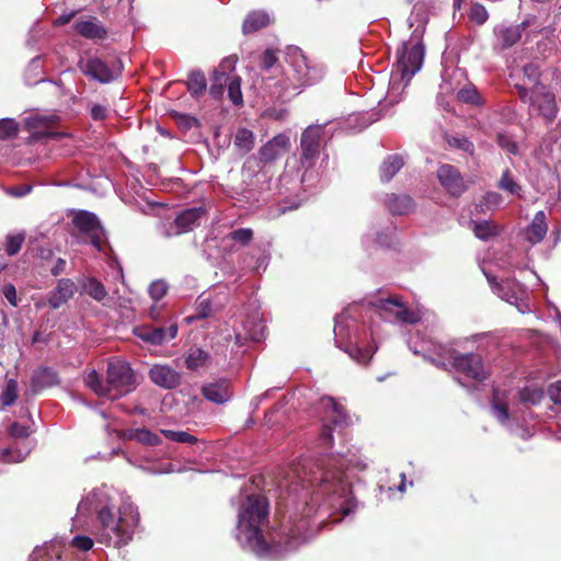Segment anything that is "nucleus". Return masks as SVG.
<instances>
[{
	"label": "nucleus",
	"instance_id": "4",
	"mask_svg": "<svg viewBox=\"0 0 561 561\" xmlns=\"http://www.w3.org/2000/svg\"><path fill=\"white\" fill-rule=\"evenodd\" d=\"M96 517L99 522L98 540L115 548L126 546L133 539L139 520L138 514L131 510L129 512L119 511V516L116 518L107 506L101 507Z\"/></svg>",
	"mask_w": 561,
	"mask_h": 561
},
{
	"label": "nucleus",
	"instance_id": "19",
	"mask_svg": "<svg viewBox=\"0 0 561 561\" xmlns=\"http://www.w3.org/2000/svg\"><path fill=\"white\" fill-rule=\"evenodd\" d=\"M56 122L55 116H36L27 121V128L32 134V138L41 140L44 138L59 139L64 136L62 133L47 130V128Z\"/></svg>",
	"mask_w": 561,
	"mask_h": 561
},
{
	"label": "nucleus",
	"instance_id": "38",
	"mask_svg": "<svg viewBox=\"0 0 561 561\" xmlns=\"http://www.w3.org/2000/svg\"><path fill=\"white\" fill-rule=\"evenodd\" d=\"M497 187L511 194H519L520 186L514 181L512 171L510 169H505L502 173V176L497 183Z\"/></svg>",
	"mask_w": 561,
	"mask_h": 561
},
{
	"label": "nucleus",
	"instance_id": "58",
	"mask_svg": "<svg viewBox=\"0 0 561 561\" xmlns=\"http://www.w3.org/2000/svg\"><path fill=\"white\" fill-rule=\"evenodd\" d=\"M107 107L102 104H93L91 107L90 115L94 121H104L107 118Z\"/></svg>",
	"mask_w": 561,
	"mask_h": 561
},
{
	"label": "nucleus",
	"instance_id": "53",
	"mask_svg": "<svg viewBox=\"0 0 561 561\" xmlns=\"http://www.w3.org/2000/svg\"><path fill=\"white\" fill-rule=\"evenodd\" d=\"M93 545V540L88 536H76L71 540V546L82 552L91 550Z\"/></svg>",
	"mask_w": 561,
	"mask_h": 561
},
{
	"label": "nucleus",
	"instance_id": "44",
	"mask_svg": "<svg viewBox=\"0 0 561 561\" xmlns=\"http://www.w3.org/2000/svg\"><path fill=\"white\" fill-rule=\"evenodd\" d=\"M468 16L471 22L482 25L488 21L489 13L483 4L476 2L472 3Z\"/></svg>",
	"mask_w": 561,
	"mask_h": 561
},
{
	"label": "nucleus",
	"instance_id": "40",
	"mask_svg": "<svg viewBox=\"0 0 561 561\" xmlns=\"http://www.w3.org/2000/svg\"><path fill=\"white\" fill-rule=\"evenodd\" d=\"M161 434L169 440L176 443H185L191 445L197 443V438L194 435H191L184 431L161 430Z\"/></svg>",
	"mask_w": 561,
	"mask_h": 561
},
{
	"label": "nucleus",
	"instance_id": "32",
	"mask_svg": "<svg viewBox=\"0 0 561 561\" xmlns=\"http://www.w3.org/2000/svg\"><path fill=\"white\" fill-rule=\"evenodd\" d=\"M518 397L524 405H537L543 399V391L538 387H524L519 390Z\"/></svg>",
	"mask_w": 561,
	"mask_h": 561
},
{
	"label": "nucleus",
	"instance_id": "54",
	"mask_svg": "<svg viewBox=\"0 0 561 561\" xmlns=\"http://www.w3.org/2000/svg\"><path fill=\"white\" fill-rule=\"evenodd\" d=\"M494 416L501 424H505L510 419L508 403L501 402L497 405L492 407Z\"/></svg>",
	"mask_w": 561,
	"mask_h": 561
},
{
	"label": "nucleus",
	"instance_id": "59",
	"mask_svg": "<svg viewBox=\"0 0 561 561\" xmlns=\"http://www.w3.org/2000/svg\"><path fill=\"white\" fill-rule=\"evenodd\" d=\"M2 294L12 306H18L16 289L12 284H7L2 288Z\"/></svg>",
	"mask_w": 561,
	"mask_h": 561
},
{
	"label": "nucleus",
	"instance_id": "49",
	"mask_svg": "<svg viewBox=\"0 0 561 561\" xmlns=\"http://www.w3.org/2000/svg\"><path fill=\"white\" fill-rule=\"evenodd\" d=\"M345 351L353 359L359 364H367L373 356L369 350L360 348L357 346H350Z\"/></svg>",
	"mask_w": 561,
	"mask_h": 561
},
{
	"label": "nucleus",
	"instance_id": "47",
	"mask_svg": "<svg viewBox=\"0 0 561 561\" xmlns=\"http://www.w3.org/2000/svg\"><path fill=\"white\" fill-rule=\"evenodd\" d=\"M523 73L529 80V82L534 83L536 87L540 84L541 70L540 66L536 62H528L523 66Z\"/></svg>",
	"mask_w": 561,
	"mask_h": 561
},
{
	"label": "nucleus",
	"instance_id": "12",
	"mask_svg": "<svg viewBox=\"0 0 561 561\" xmlns=\"http://www.w3.org/2000/svg\"><path fill=\"white\" fill-rule=\"evenodd\" d=\"M290 138L286 134H277L259 149L260 162L267 164L276 161L290 150Z\"/></svg>",
	"mask_w": 561,
	"mask_h": 561
},
{
	"label": "nucleus",
	"instance_id": "28",
	"mask_svg": "<svg viewBox=\"0 0 561 561\" xmlns=\"http://www.w3.org/2000/svg\"><path fill=\"white\" fill-rule=\"evenodd\" d=\"M185 85L192 98H201L207 90V80L205 73L199 69L192 70L188 73Z\"/></svg>",
	"mask_w": 561,
	"mask_h": 561
},
{
	"label": "nucleus",
	"instance_id": "24",
	"mask_svg": "<svg viewBox=\"0 0 561 561\" xmlns=\"http://www.w3.org/2000/svg\"><path fill=\"white\" fill-rule=\"evenodd\" d=\"M271 24V18L265 11L249 12L242 23V33L249 35L255 33Z\"/></svg>",
	"mask_w": 561,
	"mask_h": 561
},
{
	"label": "nucleus",
	"instance_id": "62",
	"mask_svg": "<svg viewBox=\"0 0 561 561\" xmlns=\"http://www.w3.org/2000/svg\"><path fill=\"white\" fill-rule=\"evenodd\" d=\"M1 458L5 462H19L22 460L21 455H13V451L11 448H4L1 451Z\"/></svg>",
	"mask_w": 561,
	"mask_h": 561
},
{
	"label": "nucleus",
	"instance_id": "31",
	"mask_svg": "<svg viewBox=\"0 0 561 561\" xmlns=\"http://www.w3.org/2000/svg\"><path fill=\"white\" fill-rule=\"evenodd\" d=\"M230 78L227 77L225 71H219L215 69L211 77V84L209 87V94L211 98L219 100L221 99L225 87L228 84Z\"/></svg>",
	"mask_w": 561,
	"mask_h": 561
},
{
	"label": "nucleus",
	"instance_id": "36",
	"mask_svg": "<svg viewBox=\"0 0 561 561\" xmlns=\"http://www.w3.org/2000/svg\"><path fill=\"white\" fill-rule=\"evenodd\" d=\"M473 233L480 240H488L497 234L496 227L490 221H473Z\"/></svg>",
	"mask_w": 561,
	"mask_h": 561
},
{
	"label": "nucleus",
	"instance_id": "11",
	"mask_svg": "<svg viewBox=\"0 0 561 561\" xmlns=\"http://www.w3.org/2000/svg\"><path fill=\"white\" fill-rule=\"evenodd\" d=\"M530 105L534 106L539 116H541L546 124H551L558 115V106L556 95L541 85L533 91L530 98Z\"/></svg>",
	"mask_w": 561,
	"mask_h": 561
},
{
	"label": "nucleus",
	"instance_id": "37",
	"mask_svg": "<svg viewBox=\"0 0 561 561\" xmlns=\"http://www.w3.org/2000/svg\"><path fill=\"white\" fill-rule=\"evenodd\" d=\"M20 125L13 118L0 119V139L8 140L15 138L19 134Z\"/></svg>",
	"mask_w": 561,
	"mask_h": 561
},
{
	"label": "nucleus",
	"instance_id": "34",
	"mask_svg": "<svg viewBox=\"0 0 561 561\" xmlns=\"http://www.w3.org/2000/svg\"><path fill=\"white\" fill-rule=\"evenodd\" d=\"M457 98L459 101L471 104V105H481L483 104L482 96L478 92V90L472 85H467L461 88L458 93Z\"/></svg>",
	"mask_w": 561,
	"mask_h": 561
},
{
	"label": "nucleus",
	"instance_id": "17",
	"mask_svg": "<svg viewBox=\"0 0 561 561\" xmlns=\"http://www.w3.org/2000/svg\"><path fill=\"white\" fill-rule=\"evenodd\" d=\"M77 289V284L72 279H58L56 287L48 294V306L54 310L59 309L75 296Z\"/></svg>",
	"mask_w": 561,
	"mask_h": 561
},
{
	"label": "nucleus",
	"instance_id": "25",
	"mask_svg": "<svg viewBox=\"0 0 561 561\" xmlns=\"http://www.w3.org/2000/svg\"><path fill=\"white\" fill-rule=\"evenodd\" d=\"M392 307H398L399 310L396 312V319L404 322L414 324L419 321V317L408 308H405L397 298H388L379 301V308L385 311H392Z\"/></svg>",
	"mask_w": 561,
	"mask_h": 561
},
{
	"label": "nucleus",
	"instance_id": "35",
	"mask_svg": "<svg viewBox=\"0 0 561 561\" xmlns=\"http://www.w3.org/2000/svg\"><path fill=\"white\" fill-rule=\"evenodd\" d=\"M228 98L230 101L240 106L243 104V95L241 91V78L239 76H233L228 81Z\"/></svg>",
	"mask_w": 561,
	"mask_h": 561
},
{
	"label": "nucleus",
	"instance_id": "39",
	"mask_svg": "<svg viewBox=\"0 0 561 561\" xmlns=\"http://www.w3.org/2000/svg\"><path fill=\"white\" fill-rule=\"evenodd\" d=\"M448 145L470 156L474 154V145L465 136H449L446 138Z\"/></svg>",
	"mask_w": 561,
	"mask_h": 561
},
{
	"label": "nucleus",
	"instance_id": "42",
	"mask_svg": "<svg viewBox=\"0 0 561 561\" xmlns=\"http://www.w3.org/2000/svg\"><path fill=\"white\" fill-rule=\"evenodd\" d=\"M133 437L147 446H157L161 443V439L158 434L152 433L151 431L147 428H138L135 431Z\"/></svg>",
	"mask_w": 561,
	"mask_h": 561
},
{
	"label": "nucleus",
	"instance_id": "29",
	"mask_svg": "<svg viewBox=\"0 0 561 561\" xmlns=\"http://www.w3.org/2000/svg\"><path fill=\"white\" fill-rule=\"evenodd\" d=\"M404 161L400 154L388 156L380 167V179L389 182L403 167Z\"/></svg>",
	"mask_w": 561,
	"mask_h": 561
},
{
	"label": "nucleus",
	"instance_id": "6",
	"mask_svg": "<svg viewBox=\"0 0 561 561\" xmlns=\"http://www.w3.org/2000/svg\"><path fill=\"white\" fill-rule=\"evenodd\" d=\"M320 402L324 409L325 422L322 424L319 440L324 448H332L333 432L344 428L347 423V414L344 408L332 397H322Z\"/></svg>",
	"mask_w": 561,
	"mask_h": 561
},
{
	"label": "nucleus",
	"instance_id": "50",
	"mask_svg": "<svg viewBox=\"0 0 561 561\" xmlns=\"http://www.w3.org/2000/svg\"><path fill=\"white\" fill-rule=\"evenodd\" d=\"M156 335L158 339H161V344L174 339L178 334V324L171 323L169 327H156L154 328Z\"/></svg>",
	"mask_w": 561,
	"mask_h": 561
},
{
	"label": "nucleus",
	"instance_id": "51",
	"mask_svg": "<svg viewBox=\"0 0 561 561\" xmlns=\"http://www.w3.org/2000/svg\"><path fill=\"white\" fill-rule=\"evenodd\" d=\"M168 291V286L163 280H156L149 287V294L154 301L162 299Z\"/></svg>",
	"mask_w": 561,
	"mask_h": 561
},
{
	"label": "nucleus",
	"instance_id": "22",
	"mask_svg": "<svg viewBox=\"0 0 561 561\" xmlns=\"http://www.w3.org/2000/svg\"><path fill=\"white\" fill-rule=\"evenodd\" d=\"M202 392L207 400L217 404L228 401L232 396L230 383L226 379L204 386Z\"/></svg>",
	"mask_w": 561,
	"mask_h": 561
},
{
	"label": "nucleus",
	"instance_id": "26",
	"mask_svg": "<svg viewBox=\"0 0 561 561\" xmlns=\"http://www.w3.org/2000/svg\"><path fill=\"white\" fill-rule=\"evenodd\" d=\"M547 230L545 213L542 210L537 211L526 230V239L533 244L539 243L545 238Z\"/></svg>",
	"mask_w": 561,
	"mask_h": 561
},
{
	"label": "nucleus",
	"instance_id": "56",
	"mask_svg": "<svg viewBox=\"0 0 561 561\" xmlns=\"http://www.w3.org/2000/svg\"><path fill=\"white\" fill-rule=\"evenodd\" d=\"M502 202V196L496 192H488L484 196L479 207L485 206L488 209L492 207H497Z\"/></svg>",
	"mask_w": 561,
	"mask_h": 561
},
{
	"label": "nucleus",
	"instance_id": "48",
	"mask_svg": "<svg viewBox=\"0 0 561 561\" xmlns=\"http://www.w3.org/2000/svg\"><path fill=\"white\" fill-rule=\"evenodd\" d=\"M278 61L277 51L272 48L265 49L260 57V68L268 71Z\"/></svg>",
	"mask_w": 561,
	"mask_h": 561
},
{
	"label": "nucleus",
	"instance_id": "5",
	"mask_svg": "<svg viewBox=\"0 0 561 561\" xmlns=\"http://www.w3.org/2000/svg\"><path fill=\"white\" fill-rule=\"evenodd\" d=\"M440 356L449 359L451 367L465 377L483 382L489 378V373L484 367L483 358L478 353L461 354L455 348H444Z\"/></svg>",
	"mask_w": 561,
	"mask_h": 561
},
{
	"label": "nucleus",
	"instance_id": "64",
	"mask_svg": "<svg viewBox=\"0 0 561 561\" xmlns=\"http://www.w3.org/2000/svg\"><path fill=\"white\" fill-rule=\"evenodd\" d=\"M66 261L61 257H58L55 265L50 268V274L53 276H58L65 272Z\"/></svg>",
	"mask_w": 561,
	"mask_h": 561
},
{
	"label": "nucleus",
	"instance_id": "8",
	"mask_svg": "<svg viewBox=\"0 0 561 561\" xmlns=\"http://www.w3.org/2000/svg\"><path fill=\"white\" fill-rule=\"evenodd\" d=\"M72 225L80 234L89 238L84 243L89 242L96 251H102L105 230L95 214L83 209L75 210Z\"/></svg>",
	"mask_w": 561,
	"mask_h": 561
},
{
	"label": "nucleus",
	"instance_id": "63",
	"mask_svg": "<svg viewBox=\"0 0 561 561\" xmlns=\"http://www.w3.org/2000/svg\"><path fill=\"white\" fill-rule=\"evenodd\" d=\"M179 123L186 129H190V128L198 125V121L195 117L190 116V115H181Z\"/></svg>",
	"mask_w": 561,
	"mask_h": 561
},
{
	"label": "nucleus",
	"instance_id": "16",
	"mask_svg": "<svg viewBox=\"0 0 561 561\" xmlns=\"http://www.w3.org/2000/svg\"><path fill=\"white\" fill-rule=\"evenodd\" d=\"M150 380L164 389H174L181 385L182 376L168 365H153L149 370Z\"/></svg>",
	"mask_w": 561,
	"mask_h": 561
},
{
	"label": "nucleus",
	"instance_id": "61",
	"mask_svg": "<svg viewBox=\"0 0 561 561\" xmlns=\"http://www.w3.org/2000/svg\"><path fill=\"white\" fill-rule=\"evenodd\" d=\"M32 191V186L28 184H21L13 186L9 190V193L14 197H23Z\"/></svg>",
	"mask_w": 561,
	"mask_h": 561
},
{
	"label": "nucleus",
	"instance_id": "14",
	"mask_svg": "<svg viewBox=\"0 0 561 561\" xmlns=\"http://www.w3.org/2000/svg\"><path fill=\"white\" fill-rule=\"evenodd\" d=\"M78 68L84 76L99 81L100 83H110L115 79L113 71L106 62L99 57L80 60L78 62Z\"/></svg>",
	"mask_w": 561,
	"mask_h": 561
},
{
	"label": "nucleus",
	"instance_id": "30",
	"mask_svg": "<svg viewBox=\"0 0 561 561\" xmlns=\"http://www.w3.org/2000/svg\"><path fill=\"white\" fill-rule=\"evenodd\" d=\"M233 144L239 151L248 153L254 147V134L248 128H239L236 133Z\"/></svg>",
	"mask_w": 561,
	"mask_h": 561
},
{
	"label": "nucleus",
	"instance_id": "1",
	"mask_svg": "<svg viewBox=\"0 0 561 561\" xmlns=\"http://www.w3.org/2000/svg\"><path fill=\"white\" fill-rule=\"evenodd\" d=\"M302 465L304 477L300 478L302 488H312L317 495H327L330 500H337L336 506L343 516L353 511V500L351 499V484L345 480V474L340 468L317 467L313 470Z\"/></svg>",
	"mask_w": 561,
	"mask_h": 561
},
{
	"label": "nucleus",
	"instance_id": "46",
	"mask_svg": "<svg viewBox=\"0 0 561 561\" xmlns=\"http://www.w3.org/2000/svg\"><path fill=\"white\" fill-rule=\"evenodd\" d=\"M496 144L508 153L518 154V144L507 134L499 133L496 135Z\"/></svg>",
	"mask_w": 561,
	"mask_h": 561
},
{
	"label": "nucleus",
	"instance_id": "52",
	"mask_svg": "<svg viewBox=\"0 0 561 561\" xmlns=\"http://www.w3.org/2000/svg\"><path fill=\"white\" fill-rule=\"evenodd\" d=\"M154 328L146 327L138 329V336L150 344L161 345V339H158L156 335Z\"/></svg>",
	"mask_w": 561,
	"mask_h": 561
},
{
	"label": "nucleus",
	"instance_id": "18",
	"mask_svg": "<svg viewBox=\"0 0 561 561\" xmlns=\"http://www.w3.org/2000/svg\"><path fill=\"white\" fill-rule=\"evenodd\" d=\"M530 25L529 20H525L519 24L510 26H500L495 30V36L502 50L511 48L517 44L523 32Z\"/></svg>",
	"mask_w": 561,
	"mask_h": 561
},
{
	"label": "nucleus",
	"instance_id": "23",
	"mask_svg": "<svg viewBox=\"0 0 561 561\" xmlns=\"http://www.w3.org/2000/svg\"><path fill=\"white\" fill-rule=\"evenodd\" d=\"M385 205L392 215H408L414 208V202L411 196L407 194H387L385 198Z\"/></svg>",
	"mask_w": 561,
	"mask_h": 561
},
{
	"label": "nucleus",
	"instance_id": "57",
	"mask_svg": "<svg viewBox=\"0 0 561 561\" xmlns=\"http://www.w3.org/2000/svg\"><path fill=\"white\" fill-rule=\"evenodd\" d=\"M550 400L558 405H561V380L551 383L547 390Z\"/></svg>",
	"mask_w": 561,
	"mask_h": 561
},
{
	"label": "nucleus",
	"instance_id": "27",
	"mask_svg": "<svg viewBox=\"0 0 561 561\" xmlns=\"http://www.w3.org/2000/svg\"><path fill=\"white\" fill-rule=\"evenodd\" d=\"M82 291L98 302L105 305L104 300L108 296L105 286L94 276H88L80 279Z\"/></svg>",
	"mask_w": 561,
	"mask_h": 561
},
{
	"label": "nucleus",
	"instance_id": "33",
	"mask_svg": "<svg viewBox=\"0 0 561 561\" xmlns=\"http://www.w3.org/2000/svg\"><path fill=\"white\" fill-rule=\"evenodd\" d=\"M213 313V306L209 298L198 297L195 306V312L186 318L188 323L197 320L206 319Z\"/></svg>",
	"mask_w": 561,
	"mask_h": 561
},
{
	"label": "nucleus",
	"instance_id": "7",
	"mask_svg": "<svg viewBox=\"0 0 561 561\" xmlns=\"http://www.w3.org/2000/svg\"><path fill=\"white\" fill-rule=\"evenodd\" d=\"M424 54L425 48L421 42L411 47H409L407 43H403L401 47L398 48V58L394 68L397 72H400L401 80L405 81V84H408L412 77L422 68Z\"/></svg>",
	"mask_w": 561,
	"mask_h": 561
},
{
	"label": "nucleus",
	"instance_id": "3",
	"mask_svg": "<svg viewBox=\"0 0 561 561\" xmlns=\"http://www.w3.org/2000/svg\"><path fill=\"white\" fill-rule=\"evenodd\" d=\"M85 383L98 396L116 400L136 389V377L129 364L117 360L107 364L105 381L92 370L87 376Z\"/></svg>",
	"mask_w": 561,
	"mask_h": 561
},
{
	"label": "nucleus",
	"instance_id": "9",
	"mask_svg": "<svg viewBox=\"0 0 561 561\" xmlns=\"http://www.w3.org/2000/svg\"><path fill=\"white\" fill-rule=\"evenodd\" d=\"M437 179L451 197H460L467 190L468 184L460 171L453 164L444 163L437 169Z\"/></svg>",
	"mask_w": 561,
	"mask_h": 561
},
{
	"label": "nucleus",
	"instance_id": "15",
	"mask_svg": "<svg viewBox=\"0 0 561 561\" xmlns=\"http://www.w3.org/2000/svg\"><path fill=\"white\" fill-rule=\"evenodd\" d=\"M205 214L203 207H193L183 210L176 216L172 224L173 232H168L167 236H179L192 231L195 227L199 226V219Z\"/></svg>",
	"mask_w": 561,
	"mask_h": 561
},
{
	"label": "nucleus",
	"instance_id": "45",
	"mask_svg": "<svg viewBox=\"0 0 561 561\" xmlns=\"http://www.w3.org/2000/svg\"><path fill=\"white\" fill-rule=\"evenodd\" d=\"M18 399V382L14 379H9L5 383V388L2 392V404L4 407L12 405Z\"/></svg>",
	"mask_w": 561,
	"mask_h": 561
},
{
	"label": "nucleus",
	"instance_id": "10",
	"mask_svg": "<svg viewBox=\"0 0 561 561\" xmlns=\"http://www.w3.org/2000/svg\"><path fill=\"white\" fill-rule=\"evenodd\" d=\"M323 129L320 126H309L301 135V163L306 168H311L320 152V141Z\"/></svg>",
	"mask_w": 561,
	"mask_h": 561
},
{
	"label": "nucleus",
	"instance_id": "20",
	"mask_svg": "<svg viewBox=\"0 0 561 561\" xmlns=\"http://www.w3.org/2000/svg\"><path fill=\"white\" fill-rule=\"evenodd\" d=\"M184 363L188 370L198 371L208 369L213 364L209 352L196 345L191 346L184 355Z\"/></svg>",
	"mask_w": 561,
	"mask_h": 561
},
{
	"label": "nucleus",
	"instance_id": "13",
	"mask_svg": "<svg viewBox=\"0 0 561 561\" xmlns=\"http://www.w3.org/2000/svg\"><path fill=\"white\" fill-rule=\"evenodd\" d=\"M73 30L80 36L94 42L105 41L108 37L107 28L94 15H84L77 19L73 23Z\"/></svg>",
	"mask_w": 561,
	"mask_h": 561
},
{
	"label": "nucleus",
	"instance_id": "41",
	"mask_svg": "<svg viewBox=\"0 0 561 561\" xmlns=\"http://www.w3.org/2000/svg\"><path fill=\"white\" fill-rule=\"evenodd\" d=\"M25 241L24 233L9 234L4 244V250L8 255L13 256L18 254Z\"/></svg>",
	"mask_w": 561,
	"mask_h": 561
},
{
	"label": "nucleus",
	"instance_id": "21",
	"mask_svg": "<svg viewBox=\"0 0 561 561\" xmlns=\"http://www.w3.org/2000/svg\"><path fill=\"white\" fill-rule=\"evenodd\" d=\"M58 373L51 368L42 366L33 371L31 382L34 392H41L47 388L59 385Z\"/></svg>",
	"mask_w": 561,
	"mask_h": 561
},
{
	"label": "nucleus",
	"instance_id": "43",
	"mask_svg": "<svg viewBox=\"0 0 561 561\" xmlns=\"http://www.w3.org/2000/svg\"><path fill=\"white\" fill-rule=\"evenodd\" d=\"M254 232L251 228H239L232 230L228 238L237 243H240L242 247L249 245L253 240Z\"/></svg>",
	"mask_w": 561,
	"mask_h": 561
},
{
	"label": "nucleus",
	"instance_id": "60",
	"mask_svg": "<svg viewBox=\"0 0 561 561\" xmlns=\"http://www.w3.org/2000/svg\"><path fill=\"white\" fill-rule=\"evenodd\" d=\"M501 402H507V392L502 391L496 387L492 389L491 408L500 404Z\"/></svg>",
	"mask_w": 561,
	"mask_h": 561
},
{
	"label": "nucleus",
	"instance_id": "2",
	"mask_svg": "<svg viewBox=\"0 0 561 561\" xmlns=\"http://www.w3.org/2000/svg\"><path fill=\"white\" fill-rule=\"evenodd\" d=\"M267 517L268 502L265 496L249 495L240 506L238 529L244 534L250 548L257 554H265L270 550L262 530Z\"/></svg>",
	"mask_w": 561,
	"mask_h": 561
},
{
	"label": "nucleus",
	"instance_id": "55",
	"mask_svg": "<svg viewBox=\"0 0 561 561\" xmlns=\"http://www.w3.org/2000/svg\"><path fill=\"white\" fill-rule=\"evenodd\" d=\"M9 435L13 438H26L30 435L28 426L14 422L9 427Z\"/></svg>",
	"mask_w": 561,
	"mask_h": 561
}]
</instances>
